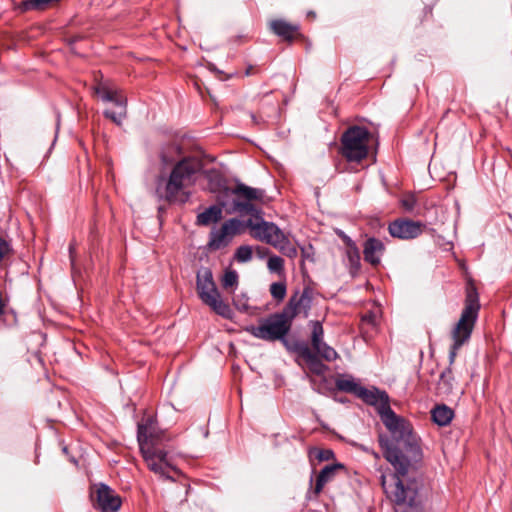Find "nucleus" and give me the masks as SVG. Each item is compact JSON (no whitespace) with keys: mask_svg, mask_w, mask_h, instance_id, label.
Returning <instances> with one entry per match:
<instances>
[{"mask_svg":"<svg viewBox=\"0 0 512 512\" xmlns=\"http://www.w3.org/2000/svg\"><path fill=\"white\" fill-rule=\"evenodd\" d=\"M269 291L274 300H276L277 302L283 301L287 293L286 283L273 282L270 285Z\"/></svg>","mask_w":512,"mask_h":512,"instance_id":"cd10ccee","label":"nucleus"},{"mask_svg":"<svg viewBox=\"0 0 512 512\" xmlns=\"http://www.w3.org/2000/svg\"><path fill=\"white\" fill-rule=\"evenodd\" d=\"M137 440L142 456H151V458H156L158 461L168 462L167 452L163 449L154 447L153 434L149 425H138Z\"/></svg>","mask_w":512,"mask_h":512,"instance_id":"f8f14e48","label":"nucleus"},{"mask_svg":"<svg viewBox=\"0 0 512 512\" xmlns=\"http://www.w3.org/2000/svg\"><path fill=\"white\" fill-rule=\"evenodd\" d=\"M226 194L231 193L233 199L231 202L228 199H223L222 196H217V204L212 205L197 215L196 224L199 226H208L211 223H216L222 218V210L225 209L228 214L239 213L256 215L259 213V208L252 203L254 200L261 201L265 195V191L258 188H253L245 185L244 183H237L232 190H226Z\"/></svg>","mask_w":512,"mask_h":512,"instance_id":"7ed1b4c3","label":"nucleus"},{"mask_svg":"<svg viewBox=\"0 0 512 512\" xmlns=\"http://www.w3.org/2000/svg\"><path fill=\"white\" fill-rule=\"evenodd\" d=\"M311 328V346L313 349H318L319 345L324 342V329L320 321H310Z\"/></svg>","mask_w":512,"mask_h":512,"instance_id":"5701e85b","label":"nucleus"},{"mask_svg":"<svg viewBox=\"0 0 512 512\" xmlns=\"http://www.w3.org/2000/svg\"><path fill=\"white\" fill-rule=\"evenodd\" d=\"M343 465L340 463L325 466L318 474L316 478L315 486L312 489L310 499H317L322 492L324 486L333 480L336 472L339 469H343Z\"/></svg>","mask_w":512,"mask_h":512,"instance_id":"dca6fc26","label":"nucleus"},{"mask_svg":"<svg viewBox=\"0 0 512 512\" xmlns=\"http://www.w3.org/2000/svg\"><path fill=\"white\" fill-rule=\"evenodd\" d=\"M59 0H25L21 4V9L23 11H31V10H45L53 3L58 2Z\"/></svg>","mask_w":512,"mask_h":512,"instance_id":"393cba45","label":"nucleus"},{"mask_svg":"<svg viewBox=\"0 0 512 512\" xmlns=\"http://www.w3.org/2000/svg\"><path fill=\"white\" fill-rule=\"evenodd\" d=\"M244 227H246L245 222L237 218L227 220L219 230L211 233L209 247L216 250L226 246L233 236L242 233Z\"/></svg>","mask_w":512,"mask_h":512,"instance_id":"9b49d317","label":"nucleus"},{"mask_svg":"<svg viewBox=\"0 0 512 512\" xmlns=\"http://www.w3.org/2000/svg\"><path fill=\"white\" fill-rule=\"evenodd\" d=\"M94 91L99 95L104 102H113L114 104H121L124 102L126 96L121 90L112 87L108 82H102L94 87Z\"/></svg>","mask_w":512,"mask_h":512,"instance_id":"a211bd4d","label":"nucleus"},{"mask_svg":"<svg viewBox=\"0 0 512 512\" xmlns=\"http://www.w3.org/2000/svg\"><path fill=\"white\" fill-rule=\"evenodd\" d=\"M334 456L335 454L331 449H318L315 454L316 459L320 462L332 460Z\"/></svg>","mask_w":512,"mask_h":512,"instance_id":"f704fd0d","label":"nucleus"},{"mask_svg":"<svg viewBox=\"0 0 512 512\" xmlns=\"http://www.w3.org/2000/svg\"><path fill=\"white\" fill-rule=\"evenodd\" d=\"M253 250L249 245H241L236 249L234 258L239 263H246L252 259Z\"/></svg>","mask_w":512,"mask_h":512,"instance_id":"c85d7f7f","label":"nucleus"},{"mask_svg":"<svg viewBox=\"0 0 512 512\" xmlns=\"http://www.w3.org/2000/svg\"><path fill=\"white\" fill-rule=\"evenodd\" d=\"M376 316L372 312H368L362 316V322L370 325H375Z\"/></svg>","mask_w":512,"mask_h":512,"instance_id":"e433bc0d","label":"nucleus"},{"mask_svg":"<svg viewBox=\"0 0 512 512\" xmlns=\"http://www.w3.org/2000/svg\"><path fill=\"white\" fill-rule=\"evenodd\" d=\"M257 253L262 258V257L266 256L269 253V250L267 248L257 247Z\"/></svg>","mask_w":512,"mask_h":512,"instance_id":"4c0bfd02","label":"nucleus"},{"mask_svg":"<svg viewBox=\"0 0 512 512\" xmlns=\"http://www.w3.org/2000/svg\"><path fill=\"white\" fill-rule=\"evenodd\" d=\"M267 267L271 273L284 274V260L280 256H270L267 261Z\"/></svg>","mask_w":512,"mask_h":512,"instance_id":"c756f323","label":"nucleus"},{"mask_svg":"<svg viewBox=\"0 0 512 512\" xmlns=\"http://www.w3.org/2000/svg\"><path fill=\"white\" fill-rule=\"evenodd\" d=\"M346 243L349 247L347 250V256H348L350 265L352 268H355L356 270H358L360 268L359 250L351 239L348 238Z\"/></svg>","mask_w":512,"mask_h":512,"instance_id":"bb28decb","label":"nucleus"},{"mask_svg":"<svg viewBox=\"0 0 512 512\" xmlns=\"http://www.w3.org/2000/svg\"><path fill=\"white\" fill-rule=\"evenodd\" d=\"M479 309L478 292L473 285H470L466 289L465 307L452 331L453 344L449 351V366L441 372L437 383L436 389L439 395H450L453 392L454 377L451 366L455 362L458 350L471 336Z\"/></svg>","mask_w":512,"mask_h":512,"instance_id":"f03ea898","label":"nucleus"},{"mask_svg":"<svg viewBox=\"0 0 512 512\" xmlns=\"http://www.w3.org/2000/svg\"><path fill=\"white\" fill-rule=\"evenodd\" d=\"M317 355H319L322 359L327 362L335 361L339 355L336 350L329 346L326 342L319 345L318 349H313Z\"/></svg>","mask_w":512,"mask_h":512,"instance_id":"a878e982","label":"nucleus"},{"mask_svg":"<svg viewBox=\"0 0 512 512\" xmlns=\"http://www.w3.org/2000/svg\"><path fill=\"white\" fill-rule=\"evenodd\" d=\"M10 251V246L6 240L0 237V262Z\"/></svg>","mask_w":512,"mask_h":512,"instance_id":"c9c22d12","label":"nucleus"},{"mask_svg":"<svg viewBox=\"0 0 512 512\" xmlns=\"http://www.w3.org/2000/svg\"><path fill=\"white\" fill-rule=\"evenodd\" d=\"M202 170L203 162L199 158L184 157L173 166L167 179L159 180L156 188L157 196L170 204L186 203L190 193L185 190L195 184Z\"/></svg>","mask_w":512,"mask_h":512,"instance_id":"20e7f679","label":"nucleus"},{"mask_svg":"<svg viewBox=\"0 0 512 512\" xmlns=\"http://www.w3.org/2000/svg\"><path fill=\"white\" fill-rule=\"evenodd\" d=\"M270 27L276 35L287 41H291L298 30L297 26L281 19L272 21Z\"/></svg>","mask_w":512,"mask_h":512,"instance_id":"6ab92c4d","label":"nucleus"},{"mask_svg":"<svg viewBox=\"0 0 512 512\" xmlns=\"http://www.w3.org/2000/svg\"><path fill=\"white\" fill-rule=\"evenodd\" d=\"M205 178L208 181L209 191L212 193H219L218 196H222L223 199H227L231 193L226 194V190H230V188L225 187V179L221 175V173L215 169L207 170L204 172ZM233 188H231L232 190Z\"/></svg>","mask_w":512,"mask_h":512,"instance_id":"f3484780","label":"nucleus"},{"mask_svg":"<svg viewBox=\"0 0 512 512\" xmlns=\"http://www.w3.org/2000/svg\"><path fill=\"white\" fill-rule=\"evenodd\" d=\"M357 397L368 405L377 406L381 421L391 434V438L380 435L379 444L394 473L382 474L380 482L388 498L395 503V512H426V489L416 475L423 454L412 425L392 410L385 391L362 386Z\"/></svg>","mask_w":512,"mask_h":512,"instance_id":"f257e3e1","label":"nucleus"},{"mask_svg":"<svg viewBox=\"0 0 512 512\" xmlns=\"http://www.w3.org/2000/svg\"><path fill=\"white\" fill-rule=\"evenodd\" d=\"M431 417L438 426H447L454 417V411L445 404L436 405L431 410Z\"/></svg>","mask_w":512,"mask_h":512,"instance_id":"aec40b11","label":"nucleus"},{"mask_svg":"<svg viewBox=\"0 0 512 512\" xmlns=\"http://www.w3.org/2000/svg\"><path fill=\"white\" fill-rule=\"evenodd\" d=\"M118 107V111H112V110H105L104 116L111 121H113L116 125H121L122 121L127 116V99L124 100L121 104H115Z\"/></svg>","mask_w":512,"mask_h":512,"instance_id":"b1692460","label":"nucleus"},{"mask_svg":"<svg viewBox=\"0 0 512 512\" xmlns=\"http://www.w3.org/2000/svg\"><path fill=\"white\" fill-rule=\"evenodd\" d=\"M335 385H336V388L339 391L346 392V393H351V394H354L356 396H358L359 391H360V389L362 387L361 385L356 383L354 378L351 377V376H348V377H345V378H342V377L337 378L336 381H335Z\"/></svg>","mask_w":512,"mask_h":512,"instance_id":"412c9836","label":"nucleus"},{"mask_svg":"<svg viewBox=\"0 0 512 512\" xmlns=\"http://www.w3.org/2000/svg\"><path fill=\"white\" fill-rule=\"evenodd\" d=\"M91 498L94 507L102 512H117L122 503L119 495L104 483L95 485V490L91 493Z\"/></svg>","mask_w":512,"mask_h":512,"instance_id":"9d476101","label":"nucleus"},{"mask_svg":"<svg viewBox=\"0 0 512 512\" xmlns=\"http://www.w3.org/2000/svg\"><path fill=\"white\" fill-rule=\"evenodd\" d=\"M384 251H385L384 243L375 237H370L364 243V247H363L364 260L367 263H369L370 265L376 267L380 264L381 257L383 256Z\"/></svg>","mask_w":512,"mask_h":512,"instance_id":"2eb2a0df","label":"nucleus"},{"mask_svg":"<svg viewBox=\"0 0 512 512\" xmlns=\"http://www.w3.org/2000/svg\"><path fill=\"white\" fill-rule=\"evenodd\" d=\"M424 227L420 221L397 219L389 224L388 231L394 238L410 240L421 235Z\"/></svg>","mask_w":512,"mask_h":512,"instance_id":"ddd939ff","label":"nucleus"},{"mask_svg":"<svg viewBox=\"0 0 512 512\" xmlns=\"http://www.w3.org/2000/svg\"><path fill=\"white\" fill-rule=\"evenodd\" d=\"M401 207L408 213H412L416 206H417V200L414 194H406L402 197L400 200Z\"/></svg>","mask_w":512,"mask_h":512,"instance_id":"473e14b6","label":"nucleus"},{"mask_svg":"<svg viewBox=\"0 0 512 512\" xmlns=\"http://www.w3.org/2000/svg\"><path fill=\"white\" fill-rule=\"evenodd\" d=\"M148 468L156 474H159L162 477L167 479H171L167 474L168 468H171L169 462H162L156 460V458H151V456H143Z\"/></svg>","mask_w":512,"mask_h":512,"instance_id":"4be33fe9","label":"nucleus"},{"mask_svg":"<svg viewBox=\"0 0 512 512\" xmlns=\"http://www.w3.org/2000/svg\"><path fill=\"white\" fill-rule=\"evenodd\" d=\"M69 253H70V260H71V265H72V269H74V246L71 244L69 246Z\"/></svg>","mask_w":512,"mask_h":512,"instance_id":"58836bf2","label":"nucleus"},{"mask_svg":"<svg viewBox=\"0 0 512 512\" xmlns=\"http://www.w3.org/2000/svg\"><path fill=\"white\" fill-rule=\"evenodd\" d=\"M371 134L363 126H350L340 138L339 154L349 164H360L369 154Z\"/></svg>","mask_w":512,"mask_h":512,"instance_id":"39448f33","label":"nucleus"},{"mask_svg":"<svg viewBox=\"0 0 512 512\" xmlns=\"http://www.w3.org/2000/svg\"><path fill=\"white\" fill-rule=\"evenodd\" d=\"M238 283V274L234 270H229L224 274L222 285L224 288H229L237 285Z\"/></svg>","mask_w":512,"mask_h":512,"instance_id":"72a5a7b5","label":"nucleus"},{"mask_svg":"<svg viewBox=\"0 0 512 512\" xmlns=\"http://www.w3.org/2000/svg\"><path fill=\"white\" fill-rule=\"evenodd\" d=\"M261 211L252 215L256 220L248 219L245 221L247 228L251 229V235L255 239L273 246H279L280 241L284 239V232L273 222L265 221L260 216Z\"/></svg>","mask_w":512,"mask_h":512,"instance_id":"6e6552de","label":"nucleus"},{"mask_svg":"<svg viewBox=\"0 0 512 512\" xmlns=\"http://www.w3.org/2000/svg\"><path fill=\"white\" fill-rule=\"evenodd\" d=\"M292 323L283 313V311L273 313L266 318L259 320L257 326L246 327V331L255 338L274 342L277 340L285 341L286 335L291 330Z\"/></svg>","mask_w":512,"mask_h":512,"instance_id":"0eeeda50","label":"nucleus"},{"mask_svg":"<svg viewBox=\"0 0 512 512\" xmlns=\"http://www.w3.org/2000/svg\"><path fill=\"white\" fill-rule=\"evenodd\" d=\"M196 289L201 301L217 315L226 319L232 317V309L229 304L222 300L210 269L203 268L198 271Z\"/></svg>","mask_w":512,"mask_h":512,"instance_id":"423d86ee","label":"nucleus"},{"mask_svg":"<svg viewBox=\"0 0 512 512\" xmlns=\"http://www.w3.org/2000/svg\"><path fill=\"white\" fill-rule=\"evenodd\" d=\"M295 351L305 360L311 373L320 376L324 375L329 370V367L321 361L318 355L314 353L307 344H297Z\"/></svg>","mask_w":512,"mask_h":512,"instance_id":"4468645a","label":"nucleus"},{"mask_svg":"<svg viewBox=\"0 0 512 512\" xmlns=\"http://www.w3.org/2000/svg\"><path fill=\"white\" fill-rule=\"evenodd\" d=\"M252 70H253V67L252 66H249L246 71H245V75L249 76L252 74Z\"/></svg>","mask_w":512,"mask_h":512,"instance_id":"ea45409f","label":"nucleus"},{"mask_svg":"<svg viewBox=\"0 0 512 512\" xmlns=\"http://www.w3.org/2000/svg\"><path fill=\"white\" fill-rule=\"evenodd\" d=\"M313 294V289L310 286H305L302 291L297 290L290 296L282 311L291 323L298 315H303L304 318L309 316Z\"/></svg>","mask_w":512,"mask_h":512,"instance_id":"1a4fd4ad","label":"nucleus"},{"mask_svg":"<svg viewBox=\"0 0 512 512\" xmlns=\"http://www.w3.org/2000/svg\"><path fill=\"white\" fill-rule=\"evenodd\" d=\"M278 249L281 253L286 255L289 258H294L297 256V249L295 246H293L288 237L285 235L283 241L281 240L279 243V246L275 247Z\"/></svg>","mask_w":512,"mask_h":512,"instance_id":"7c9ffc66","label":"nucleus"},{"mask_svg":"<svg viewBox=\"0 0 512 512\" xmlns=\"http://www.w3.org/2000/svg\"><path fill=\"white\" fill-rule=\"evenodd\" d=\"M181 153V149L176 144H170L168 145L162 152H161V160L163 164H170L173 162V157L169 154H176L179 155Z\"/></svg>","mask_w":512,"mask_h":512,"instance_id":"2f4dec72","label":"nucleus"}]
</instances>
